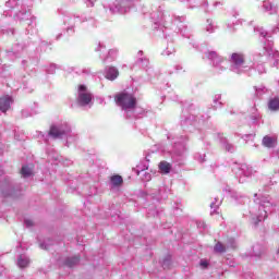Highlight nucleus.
I'll return each instance as SVG.
<instances>
[{"label": "nucleus", "instance_id": "50", "mask_svg": "<svg viewBox=\"0 0 279 279\" xmlns=\"http://www.w3.org/2000/svg\"><path fill=\"white\" fill-rule=\"evenodd\" d=\"M219 2H216L215 5H217Z\"/></svg>", "mask_w": 279, "mask_h": 279}, {"label": "nucleus", "instance_id": "37", "mask_svg": "<svg viewBox=\"0 0 279 279\" xmlns=\"http://www.w3.org/2000/svg\"><path fill=\"white\" fill-rule=\"evenodd\" d=\"M162 267H163V269H167V267H169V259L163 260Z\"/></svg>", "mask_w": 279, "mask_h": 279}, {"label": "nucleus", "instance_id": "8", "mask_svg": "<svg viewBox=\"0 0 279 279\" xmlns=\"http://www.w3.org/2000/svg\"><path fill=\"white\" fill-rule=\"evenodd\" d=\"M207 58L208 60H211L213 61V64L215 66V69L218 71H223L226 69V65H220V64H223V59L217 54V52L215 51H209L207 53Z\"/></svg>", "mask_w": 279, "mask_h": 279}, {"label": "nucleus", "instance_id": "27", "mask_svg": "<svg viewBox=\"0 0 279 279\" xmlns=\"http://www.w3.org/2000/svg\"><path fill=\"white\" fill-rule=\"evenodd\" d=\"M254 32H258L259 36H262V38H267V33L265 32V28H254Z\"/></svg>", "mask_w": 279, "mask_h": 279}, {"label": "nucleus", "instance_id": "21", "mask_svg": "<svg viewBox=\"0 0 279 279\" xmlns=\"http://www.w3.org/2000/svg\"><path fill=\"white\" fill-rule=\"evenodd\" d=\"M77 263H80L78 256L70 257L66 259L68 267H74V265H77Z\"/></svg>", "mask_w": 279, "mask_h": 279}, {"label": "nucleus", "instance_id": "10", "mask_svg": "<svg viewBox=\"0 0 279 279\" xmlns=\"http://www.w3.org/2000/svg\"><path fill=\"white\" fill-rule=\"evenodd\" d=\"M2 195H4V197H19L21 190L12 185V183H9V185L3 189Z\"/></svg>", "mask_w": 279, "mask_h": 279}, {"label": "nucleus", "instance_id": "31", "mask_svg": "<svg viewBox=\"0 0 279 279\" xmlns=\"http://www.w3.org/2000/svg\"><path fill=\"white\" fill-rule=\"evenodd\" d=\"M227 247H231L232 250H234V247H236V242L234 241V239H229Z\"/></svg>", "mask_w": 279, "mask_h": 279}, {"label": "nucleus", "instance_id": "20", "mask_svg": "<svg viewBox=\"0 0 279 279\" xmlns=\"http://www.w3.org/2000/svg\"><path fill=\"white\" fill-rule=\"evenodd\" d=\"M31 13L29 11H20L16 14V17L20 19V21H29Z\"/></svg>", "mask_w": 279, "mask_h": 279}, {"label": "nucleus", "instance_id": "28", "mask_svg": "<svg viewBox=\"0 0 279 279\" xmlns=\"http://www.w3.org/2000/svg\"><path fill=\"white\" fill-rule=\"evenodd\" d=\"M223 147H225L226 151H231V153L234 151V146L228 142L223 143Z\"/></svg>", "mask_w": 279, "mask_h": 279}, {"label": "nucleus", "instance_id": "42", "mask_svg": "<svg viewBox=\"0 0 279 279\" xmlns=\"http://www.w3.org/2000/svg\"><path fill=\"white\" fill-rule=\"evenodd\" d=\"M198 228H206V223L201 222V223L198 225Z\"/></svg>", "mask_w": 279, "mask_h": 279}, {"label": "nucleus", "instance_id": "41", "mask_svg": "<svg viewBox=\"0 0 279 279\" xmlns=\"http://www.w3.org/2000/svg\"><path fill=\"white\" fill-rule=\"evenodd\" d=\"M49 158H52V160H59L58 156L49 155Z\"/></svg>", "mask_w": 279, "mask_h": 279}, {"label": "nucleus", "instance_id": "46", "mask_svg": "<svg viewBox=\"0 0 279 279\" xmlns=\"http://www.w3.org/2000/svg\"><path fill=\"white\" fill-rule=\"evenodd\" d=\"M22 114H23V117H28V116L25 113V111H23Z\"/></svg>", "mask_w": 279, "mask_h": 279}, {"label": "nucleus", "instance_id": "3", "mask_svg": "<svg viewBox=\"0 0 279 279\" xmlns=\"http://www.w3.org/2000/svg\"><path fill=\"white\" fill-rule=\"evenodd\" d=\"M114 101L117 106H119L125 112H130V110H134L136 108V97L134 94L122 92L114 96Z\"/></svg>", "mask_w": 279, "mask_h": 279}, {"label": "nucleus", "instance_id": "45", "mask_svg": "<svg viewBox=\"0 0 279 279\" xmlns=\"http://www.w3.org/2000/svg\"><path fill=\"white\" fill-rule=\"evenodd\" d=\"M165 53H166V56H171V51H167Z\"/></svg>", "mask_w": 279, "mask_h": 279}, {"label": "nucleus", "instance_id": "4", "mask_svg": "<svg viewBox=\"0 0 279 279\" xmlns=\"http://www.w3.org/2000/svg\"><path fill=\"white\" fill-rule=\"evenodd\" d=\"M247 69L248 68L245 65V57H243L242 53L231 54V71H233V73H245Z\"/></svg>", "mask_w": 279, "mask_h": 279}, {"label": "nucleus", "instance_id": "18", "mask_svg": "<svg viewBox=\"0 0 279 279\" xmlns=\"http://www.w3.org/2000/svg\"><path fill=\"white\" fill-rule=\"evenodd\" d=\"M21 173H22V177L24 178H31L34 171L32 170V168H29V166H24L22 167Z\"/></svg>", "mask_w": 279, "mask_h": 279}, {"label": "nucleus", "instance_id": "24", "mask_svg": "<svg viewBox=\"0 0 279 279\" xmlns=\"http://www.w3.org/2000/svg\"><path fill=\"white\" fill-rule=\"evenodd\" d=\"M206 32H208L209 34H213V32H215V26L213 25V20H207Z\"/></svg>", "mask_w": 279, "mask_h": 279}, {"label": "nucleus", "instance_id": "6", "mask_svg": "<svg viewBox=\"0 0 279 279\" xmlns=\"http://www.w3.org/2000/svg\"><path fill=\"white\" fill-rule=\"evenodd\" d=\"M76 101L78 106H90V101H93V94H90L86 85L78 86V96Z\"/></svg>", "mask_w": 279, "mask_h": 279}, {"label": "nucleus", "instance_id": "38", "mask_svg": "<svg viewBox=\"0 0 279 279\" xmlns=\"http://www.w3.org/2000/svg\"><path fill=\"white\" fill-rule=\"evenodd\" d=\"M109 56H111V58H114V56H117V50L114 49L110 50Z\"/></svg>", "mask_w": 279, "mask_h": 279}, {"label": "nucleus", "instance_id": "43", "mask_svg": "<svg viewBox=\"0 0 279 279\" xmlns=\"http://www.w3.org/2000/svg\"><path fill=\"white\" fill-rule=\"evenodd\" d=\"M279 32V24L277 25V27L274 29V33H278Z\"/></svg>", "mask_w": 279, "mask_h": 279}, {"label": "nucleus", "instance_id": "17", "mask_svg": "<svg viewBox=\"0 0 279 279\" xmlns=\"http://www.w3.org/2000/svg\"><path fill=\"white\" fill-rule=\"evenodd\" d=\"M269 110L276 111L279 110V98H272L268 102Z\"/></svg>", "mask_w": 279, "mask_h": 279}, {"label": "nucleus", "instance_id": "7", "mask_svg": "<svg viewBox=\"0 0 279 279\" xmlns=\"http://www.w3.org/2000/svg\"><path fill=\"white\" fill-rule=\"evenodd\" d=\"M233 172L235 173V175H244L245 178H251V175L254 172V169L245 163L243 165H236L233 167Z\"/></svg>", "mask_w": 279, "mask_h": 279}, {"label": "nucleus", "instance_id": "44", "mask_svg": "<svg viewBox=\"0 0 279 279\" xmlns=\"http://www.w3.org/2000/svg\"><path fill=\"white\" fill-rule=\"evenodd\" d=\"M181 1V3H186V2H189V0H180Z\"/></svg>", "mask_w": 279, "mask_h": 279}, {"label": "nucleus", "instance_id": "36", "mask_svg": "<svg viewBox=\"0 0 279 279\" xmlns=\"http://www.w3.org/2000/svg\"><path fill=\"white\" fill-rule=\"evenodd\" d=\"M74 141H77V136H75V138H73V135L68 137V143H73Z\"/></svg>", "mask_w": 279, "mask_h": 279}, {"label": "nucleus", "instance_id": "35", "mask_svg": "<svg viewBox=\"0 0 279 279\" xmlns=\"http://www.w3.org/2000/svg\"><path fill=\"white\" fill-rule=\"evenodd\" d=\"M175 21H179V23H184L185 17L184 16H175Z\"/></svg>", "mask_w": 279, "mask_h": 279}, {"label": "nucleus", "instance_id": "49", "mask_svg": "<svg viewBox=\"0 0 279 279\" xmlns=\"http://www.w3.org/2000/svg\"><path fill=\"white\" fill-rule=\"evenodd\" d=\"M138 53H140V54H143V51H140Z\"/></svg>", "mask_w": 279, "mask_h": 279}, {"label": "nucleus", "instance_id": "2", "mask_svg": "<svg viewBox=\"0 0 279 279\" xmlns=\"http://www.w3.org/2000/svg\"><path fill=\"white\" fill-rule=\"evenodd\" d=\"M265 62H269L271 66H278L279 62V52L274 49V41L269 39L264 41L263 49L254 56V64H256L259 75L267 72L265 65H263Z\"/></svg>", "mask_w": 279, "mask_h": 279}, {"label": "nucleus", "instance_id": "23", "mask_svg": "<svg viewBox=\"0 0 279 279\" xmlns=\"http://www.w3.org/2000/svg\"><path fill=\"white\" fill-rule=\"evenodd\" d=\"M255 92L257 97H260L262 95H265V93H267V88L265 86H260V87H255Z\"/></svg>", "mask_w": 279, "mask_h": 279}, {"label": "nucleus", "instance_id": "19", "mask_svg": "<svg viewBox=\"0 0 279 279\" xmlns=\"http://www.w3.org/2000/svg\"><path fill=\"white\" fill-rule=\"evenodd\" d=\"M112 186H121L123 184V178L121 175L111 177Z\"/></svg>", "mask_w": 279, "mask_h": 279}, {"label": "nucleus", "instance_id": "13", "mask_svg": "<svg viewBox=\"0 0 279 279\" xmlns=\"http://www.w3.org/2000/svg\"><path fill=\"white\" fill-rule=\"evenodd\" d=\"M10 106H12V97L4 96L0 98V110L1 112H5L10 110Z\"/></svg>", "mask_w": 279, "mask_h": 279}, {"label": "nucleus", "instance_id": "48", "mask_svg": "<svg viewBox=\"0 0 279 279\" xmlns=\"http://www.w3.org/2000/svg\"><path fill=\"white\" fill-rule=\"evenodd\" d=\"M258 248H259V246H255V247H254V250H258Z\"/></svg>", "mask_w": 279, "mask_h": 279}, {"label": "nucleus", "instance_id": "26", "mask_svg": "<svg viewBox=\"0 0 279 279\" xmlns=\"http://www.w3.org/2000/svg\"><path fill=\"white\" fill-rule=\"evenodd\" d=\"M194 158H195V160H197L198 162H206V155L205 154H196L195 156H194Z\"/></svg>", "mask_w": 279, "mask_h": 279}, {"label": "nucleus", "instance_id": "32", "mask_svg": "<svg viewBox=\"0 0 279 279\" xmlns=\"http://www.w3.org/2000/svg\"><path fill=\"white\" fill-rule=\"evenodd\" d=\"M220 99H221V95H216V96H215V99H214V102H215L214 108H219V105H217V101H219Z\"/></svg>", "mask_w": 279, "mask_h": 279}, {"label": "nucleus", "instance_id": "39", "mask_svg": "<svg viewBox=\"0 0 279 279\" xmlns=\"http://www.w3.org/2000/svg\"><path fill=\"white\" fill-rule=\"evenodd\" d=\"M145 180H146L147 182H149V180H151V174L145 173Z\"/></svg>", "mask_w": 279, "mask_h": 279}, {"label": "nucleus", "instance_id": "1", "mask_svg": "<svg viewBox=\"0 0 279 279\" xmlns=\"http://www.w3.org/2000/svg\"><path fill=\"white\" fill-rule=\"evenodd\" d=\"M254 206L250 209L252 221L255 226H258L259 221L267 219L268 213L276 210V202L267 195L258 197V194H254Z\"/></svg>", "mask_w": 279, "mask_h": 279}, {"label": "nucleus", "instance_id": "25", "mask_svg": "<svg viewBox=\"0 0 279 279\" xmlns=\"http://www.w3.org/2000/svg\"><path fill=\"white\" fill-rule=\"evenodd\" d=\"M219 206H221V201L217 198H215V202L210 204V208L214 209V213L217 210V208H219Z\"/></svg>", "mask_w": 279, "mask_h": 279}, {"label": "nucleus", "instance_id": "30", "mask_svg": "<svg viewBox=\"0 0 279 279\" xmlns=\"http://www.w3.org/2000/svg\"><path fill=\"white\" fill-rule=\"evenodd\" d=\"M138 63H140L144 69H147V66H149V60H147V59H138Z\"/></svg>", "mask_w": 279, "mask_h": 279}, {"label": "nucleus", "instance_id": "16", "mask_svg": "<svg viewBox=\"0 0 279 279\" xmlns=\"http://www.w3.org/2000/svg\"><path fill=\"white\" fill-rule=\"evenodd\" d=\"M159 169L161 173H169L171 171V163L167 161H161L159 163Z\"/></svg>", "mask_w": 279, "mask_h": 279}, {"label": "nucleus", "instance_id": "47", "mask_svg": "<svg viewBox=\"0 0 279 279\" xmlns=\"http://www.w3.org/2000/svg\"><path fill=\"white\" fill-rule=\"evenodd\" d=\"M254 256H260V253H255Z\"/></svg>", "mask_w": 279, "mask_h": 279}, {"label": "nucleus", "instance_id": "12", "mask_svg": "<svg viewBox=\"0 0 279 279\" xmlns=\"http://www.w3.org/2000/svg\"><path fill=\"white\" fill-rule=\"evenodd\" d=\"M277 143H278V138H276V136H269V135L264 136L262 141V145H264V147H268V149L276 147Z\"/></svg>", "mask_w": 279, "mask_h": 279}, {"label": "nucleus", "instance_id": "15", "mask_svg": "<svg viewBox=\"0 0 279 279\" xmlns=\"http://www.w3.org/2000/svg\"><path fill=\"white\" fill-rule=\"evenodd\" d=\"M29 265V257L27 255H20L17 257V267L25 269Z\"/></svg>", "mask_w": 279, "mask_h": 279}, {"label": "nucleus", "instance_id": "40", "mask_svg": "<svg viewBox=\"0 0 279 279\" xmlns=\"http://www.w3.org/2000/svg\"><path fill=\"white\" fill-rule=\"evenodd\" d=\"M39 247H41V250H49V247H48L47 245H45V243H41V244L39 245Z\"/></svg>", "mask_w": 279, "mask_h": 279}, {"label": "nucleus", "instance_id": "5", "mask_svg": "<svg viewBox=\"0 0 279 279\" xmlns=\"http://www.w3.org/2000/svg\"><path fill=\"white\" fill-rule=\"evenodd\" d=\"M71 132V126L69 123L63 122L61 124H54L50 128L48 135L52 138H62V136H66Z\"/></svg>", "mask_w": 279, "mask_h": 279}, {"label": "nucleus", "instance_id": "14", "mask_svg": "<svg viewBox=\"0 0 279 279\" xmlns=\"http://www.w3.org/2000/svg\"><path fill=\"white\" fill-rule=\"evenodd\" d=\"M263 9L265 12H268V14H278V5H275L269 1H264Z\"/></svg>", "mask_w": 279, "mask_h": 279}, {"label": "nucleus", "instance_id": "9", "mask_svg": "<svg viewBox=\"0 0 279 279\" xmlns=\"http://www.w3.org/2000/svg\"><path fill=\"white\" fill-rule=\"evenodd\" d=\"M130 5H132V0H117L112 10L125 14L130 10Z\"/></svg>", "mask_w": 279, "mask_h": 279}, {"label": "nucleus", "instance_id": "33", "mask_svg": "<svg viewBox=\"0 0 279 279\" xmlns=\"http://www.w3.org/2000/svg\"><path fill=\"white\" fill-rule=\"evenodd\" d=\"M24 223H25L26 228H32V226H34V221L29 220V219L24 220Z\"/></svg>", "mask_w": 279, "mask_h": 279}, {"label": "nucleus", "instance_id": "22", "mask_svg": "<svg viewBox=\"0 0 279 279\" xmlns=\"http://www.w3.org/2000/svg\"><path fill=\"white\" fill-rule=\"evenodd\" d=\"M215 252H217L218 254H223V252H226V246L223 244H221V242H218L215 247H214Z\"/></svg>", "mask_w": 279, "mask_h": 279}, {"label": "nucleus", "instance_id": "34", "mask_svg": "<svg viewBox=\"0 0 279 279\" xmlns=\"http://www.w3.org/2000/svg\"><path fill=\"white\" fill-rule=\"evenodd\" d=\"M199 265H201V267H203V269H206V267H208V260L202 259Z\"/></svg>", "mask_w": 279, "mask_h": 279}, {"label": "nucleus", "instance_id": "11", "mask_svg": "<svg viewBox=\"0 0 279 279\" xmlns=\"http://www.w3.org/2000/svg\"><path fill=\"white\" fill-rule=\"evenodd\" d=\"M106 80H110V82H114L117 77H119V70L114 66H108L105 70Z\"/></svg>", "mask_w": 279, "mask_h": 279}, {"label": "nucleus", "instance_id": "29", "mask_svg": "<svg viewBox=\"0 0 279 279\" xmlns=\"http://www.w3.org/2000/svg\"><path fill=\"white\" fill-rule=\"evenodd\" d=\"M7 8H16L19 5V2L16 0H9L5 3Z\"/></svg>", "mask_w": 279, "mask_h": 279}]
</instances>
